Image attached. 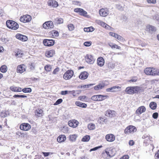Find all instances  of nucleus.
Returning a JSON list of instances; mask_svg holds the SVG:
<instances>
[{
  "mask_svg": "<svg viewBox=\"0 0 159 159\" xmlns=\"http://www.w3.org/2000/svg\"><path fill=\"white\" fill-rule=\"evenodd\" d=\"M43 114V111L41 109H38L35 111V116L37 118L42 116Z\"/></svg>",
  "mask_w": 159,
  "mask_h": 159,
  "instance_id": "20",
  "label": "nucleus"
},
{
  "mask_svg": "<svg viewBox=\"0 0 159 159\" xmlns=\"http://www.w3.org/2000/svg\"><path fill=\"white\" fill-rule=\"evenodd\" d=\"M68 91L67 90L62 91H61V94L62 95H65L67 94Z\"/></svg>",
  "mask_w": 159,
  "mask_h": 159,
  "instance_id": "54",
  "label": "nucleus"
},
{
  "mask_svg": "<svg viewBox=\"0 0 159 159\" xmlns=\"http://www.w3.org/2000/svg\"><path fill=\"white\" fill-rule=\"evenodd\" d=\"M32 19L31 16L28 15H23L20 17V20L21 22L26 23L30 22Z\"/></svg>",
  "mask_w": 159,
  "mask_h": 159,
  "instance_id": "4",
  "label": "nucleus"
},
{
  "mask_svg": "<svg viewBox=\"0 0 159 159\" xmlns=\"http://www.w3.org/2000/svg\"><path fill=\"white\" fill-rule=\"evenodd\" d=\"M150 141V138L149 135L147 137L146 139H145L144 140V143H148Z\"/></svg>",
  "mask_w": 159,
  "mask_h": 159,
  "instance_id": "48",
  "label": "nucleus"
},
{
  "mask_svg": "<svg viewBox=\"0 0 159 159\" xmlns=\"http://www.w3.org/2000/svg\"><path fill=\"white\" fill-rule=\"evenodd\" d=\"M43 43L45 46H51L54 44V41L52 39H44L43 41Z\"/></svg>",
  "mask_w": 159,
  "mask_h": 159,
  "instance_id": "11",
  "label": "nucleus"
},
{
  "mask_svg": "<svg viewBox=\"0 0 159 159\" xmlns=\"http://www.w3.org/2000/svg\"><path fill=\"white\" fill-rule=\"evenodd\" d=\"M129 156L128 155H125L123 156L120 159H128Z\"/></svg>",
  "mask_w": 159,
  "mask_h": 159,
  "instance_id": "64",
  "label": "nucleus"
},
{
  "mask_svg": "<svg viewBox=\"0 0 159 159\" xmlns=\"http://www.w3.org/2000/svg\"><path fill=\"white\" fill-rule=\"evenodd\" d=\"M155 157L156 159H159V150L155 153Z\"/></svg>",
  "mask_w": 159,
  "mask_h": 159,
  "instance_id": "58",
  "label": "nucleus"
},
{
  "mask_svg": "<svg viewBox=\"0 0 159 159\" xmlns=\"http://www.w3.org/2000/svg\"><path fill=\"white\" fill-rule=\"evenodd\" d=\"M146 110L145 107L144 106H141L139 107L136 111V113L138 115H140L144 112Z\"/></svg>",
  "mask_w": 159,
  "mask_h": 159,
  "instance_id": "15",
  "label": "nucleus"
},
{
  "mask_svg": "<svg viewBox=\"0 0 159 159\" xmlns=\"http://www.w3.org/2000/svg\"><path fill=\"white\" fill-rule=\"evenodd\" d=\"M66 136L64 135H61L57 138V140L59 143H61L64 142L66 140Z\"/></svg>",
  "mask_w": 159,
  "mask_h": 159,
  "instance_id": "24",
  "label": "nucleus"
},
{
  "mask_svg": "<svg viewBox=\"0 0 159 159\" xmlns=\"http://www.w3.org/2000/svg\"><path fill=\"white\" fill-rule=\"evenodd\" d=\"M157 103L155 102H152L150 103L149 107L152 110L155 109L157 108Z\"/></svg>",
  "mask_w": 159,
  "mask_h": 159,
  "instance_id": "33",
  "label": "nucleus"
},
{
  "mask_svg": "<svg viewBox=\"0 0 159 159\" xmlns=\"http://www.w3.org/2000/svg\"><path fill=\"white\" fill-rule=\"evenodd\" d=\"M148 3L155 4L156 3V1H147Z\"/></svg>",
  "mask_w": 159,
  "mask_h": 159,
  "instance_id": "60",
  "label": "nucleus"
},
{
  "mask_svg": "<svg viewBox=\"0 0 159 159\" xmlns=\"http://www.w3.org/2000/svg\"><path fill=\"white\" fill-rule=\"evenodd\" d=\"M93 85V84H90L89 85H82L81 86L80 88L84 89L86 88H89L90 87Z\"/></svg>",
  "mask_w": 159,
  "mask_h": 159,
  "instance_id": "41",
  "label": "nucleus"
},
{
  "mask_svg": "<svg viewBox=\"0 0 159 159\" xmlns=\"http://www.w3.org/2000/svg\"><path fill=\"white\" fill-rule=\"evenodd\" d=\"M147 28L149 33L151 34H152L156 31V28L152 25H149L147 26Z\"/></svg>",
  "mask_w": 159,
  "mask_h": 159,
  "instance_id": "28",
  "label": "nucleus"
},
{
  "mask_svg": "<svg viewBox=\"0 0 159 159\" xmlns=\"http://www.w3.org/2000/svg\"><path fill=\"white\" fill-rule=\"evenodd\" d=\"M73 74V71L72 70H69L64 74L63 78L66 80L69 79L72 77Z\"/></svg>",
  "mask_w": 159,
  "mask_h": 159,
  "instance_id": "7",
  "label": "nucleus"
},
{
  "mask_svg": "<svg viewBox=\"0 0 159 159\" xmlns=\"http://www.w3.org/2000/svg\"><path fill=\"white\" fill-rule=\"evenodd\" d=\"M48 5L53 7H57L58 6V3L56 1H48Z\"/></svg>",
  "mask_w": 159,
  "mask_h": 159,
  "instance_id": "18",
  "label": "nucleus"
},
{
  "mask_svg": "<svg viewBox=\"0 0 159 159\" xmlns=\"http://www.w3.org/2000/svg\"><path fill=\"white\" fill-rule=\"evenodd\" d=\"M97 98V95H95L92 96L91 99L94 101H98Z\"/></svg>",
  "mask_w": 159,
  "mask_h": 159,
  "instance_id": "51",
  "label": "nucleus"
},
{
  "mask_svg": "<svg viewBox=\"0 0 159 159\" xmlns=\"http://www.w3.org/2000/svg\"><path fill=\"white\" fill-rule=\"evenodd\" d=\"M129 143L130 146H132L134 144V142L133 140H130L129 141Z\"/></svg>",
  "mask_w": 159,
  "mask_h": 159,
  "instance_id": "63",
  "label": "nucleus"
},
{
  "mask_svg": "<svg viewBox=\"0 0 159 159\" xmlns=\"http://www.w3.org/2000/svg\"><path fill=\"white\" fill-rule=\"evenodd\" d=\"M88 73L86 71H84L81 73L79 76V78L81 80H85L88 78Z\"/></svg>",
  "mask_w": 159,
  "mask_h": 159,
  "instance_id": "19",
  "label": "nucleus"
},
{
  "mask_svg": "<svg viewBox=\"0 0 159 159\" xmlns=\"http://www.w3.org/2000/svg\"><path fill=\"white\" fill-rule=\"evenodd\" d=\"M72 3L75 4H76L77 5L80 6V2L77 1H74L72 2Z\"/></svg>",
  "mask_w": 159,
  "mask_h": 159,
  "instance_id": "55",
  "label": "nucleus"
},
{
  "mask_svg": "<svg viewBox=\"0 0 159 159\" xmlns=\"http://www.w3.org/2000/svg\"><path fill=\"white\" fill-rule=\"evenodd\" d=\"M85 60L86 62L90 64H93L95 61L92 55L88 54H86L85 56Z\"/></svg>",
  "mask_w": 159,
  "mask_h": 159,
  "instance_id": "6",
  "label": "nucleus"
},
{
  "mask_svg": "<svg viewBox=\"0 0 159 159\" xmlns=\"http://www.w3.org/2000/svg\"><path fill=\"white\" fill-rule=\"evenodd\" d=\"M90 139V136L89 135H86L82 139L81 141L83 142H88Z\"/></svg>",
  "mask_w": 159,
  "mask_h": 159,
  "instance_id": "34",
  "label": "nucleus"
},
{
  "mask_svg": "<svg viewBox=\"0 0 159 159\" xmlns=\"http://www.w3.org/2000/svg\"><path fill=\"white\" fill-rule=\"evenodd\" d=\"M99 12L101 16L105 17L108 14L109 11L107 8H102L99 10Z\"/></svg>",
  "mask_w": 159,
  "mask_h": 159,
  "instance_id": "10",
  "label": "nucleus"
},
{
  "mask_svg": "<svg viewBox=\"0 0 159 159\" xmlns=\"http://www.w3.org/2000/svg\"><path fill=\"white\" fill-rule=\"evenodd\" d=\"M88 127L90 130H93L95 129V125L93 123H91L88 125Z\"/></svg>",
  "mask_w": 159,
  "mask_h": 159,
  "instance_id": "36",
  "label": "nucleus"
},
{
  "mask_svg": "<svg viewBox=\"0 0 159 159\" xmlns=\"http://www.w3.org/2000/svg\"><path fill=\"white\" fill-rule=\"evenodd\" d=\"M104 64V60L103 57H100L97 59V64L100 67L103 66Z\"/></svg>",
  "mask_w": 159,
  "mask_h": 159,
  "instance_id": "21",
  "label": "nucleus"
},
{
  "mask_svg": "<svg viewBox=\"0 0 159 159\" xmlns=\"http://www.w3.org/2000/svg\"><path fill=\"white\" fill-rule=\"evenodd\" d=\"M84 44L85 46L89 47L91 45V42L86 41L84 43Z\"/></svg>",
  "mask_w": 159,
  "mask_h": 159,
  "instance_id": "47",
  "label": "nucleus"
},
{
  "mask_svg": "<svg viewBox=\"0 0 159 159\" xmlns=\"http://www.w3.org/2000/svg\"><path fill=\"white\" fill-rule=\"evenodd\" d=\"M109 45L112 48H116L117 49H120V46L117 45L116 44L110 43H108Z\"/></svg>",
  "mask_w": 159,
  "mask_h": 159,
  "instance_id": "32",
  "label": "nucleus"
},
{
  "mask_svg": "<svg viewBox=\"0 0 159 159\" xmlns=\"http://www.w3.org/2000/svg\"><path fill=\"white\" fill-rule=\"evenodd\" d=\"M13 97L14 98H25L27 97V96L25 95H15Z\"/></svg>",
  "mask_w": 159,
  "mask_h": 159,
  "instance_id": "46",
  "label": "nucleus"
},
{
  "mask_svg": "<svg viewBox=\"0 0 159 159\" xmlns=\"http://www.w3.org/2000/svg\"><path fill=\"white\" fill-rule=\"evenodd\" d=\"M42 153L45 157H47L49 155L50 153L49 152H43Z\"/></svg>",
  "mask_w": 159,
  "mask_h": 159,
  "instance_id": "61",
  "label": "nucleus"
},
{
  "mask_svg": "<svg viewBox=\"0 0 159 159\" xmlns=\"http://www.w3.org/2000/svg\"><path fill=\"white\" fill-rule=\"evenodd\" d=\"M86 98V97L85 96H81L79 97V99L81 101H83L84 100H85Z\"/></svg>",
  "mask_w": 159,
  "mask_h": 159,
  "instance_id": "57",
  "label": "nucleus"
},
{
  "mask_svg": "<svg viewBox=\"0 0 159 159\" xmlns=\"http://www.w3.org/2000/svg\"><path fill=\"white\" fill-rule=\"evenodd\" d=\"M10 90L14 92H20L21 91V88L19 87H16L14 86H12L10 87Z\"/></svg>",
  "mask_w": 159,
  "mask_h": 159,
  "instance_id": "26",
  "label": "nucleus"
},
{
  "mask_svg": "<svg viewBox=\"0 0 159 159\" xmlns=\"http://www.w3.org/2000/svg\"><path fill=\"white\" fill-rule=\"evenodd\" d=\"M6 25L8 28L14 30L17 29L19 28L18 24L12 20H7L6 22Z\"/></svg>",
  "mask_w": 159,
  "mask_h": 159,
  "instance_id": "2",
  "label": "nucleus"
},
{
  "mask_svg": "<svg viewBox=\"0 0 159 159\" xmlns=\"http://www.w3.org/2000/svg\"><path fill=\"white\" fill-rule=\"evenodd\" d=\"M94 29L92 27H90L88 28H84V31L85 32H92L93 31Z\"/></svg>",
  "mask_w": 159,
  "mask_h": 159,
  "instance_id": "35",
  "label": "nucleus"
},
{
  "mask_svg": "<svg viewBox=\"0 0 159 159\" xmlns=\"http://www.w3.org/2000/svg\"><path fill=\"white\" fill-rule=\"evenodd\" d=\"M55 54V51L54 50H50L47 51L45 53L46 56L48 57H52Z\"/></svg>",
  "mask_w": 159,
  "mask_h": 159,
  "instance_id": "23",
  "label": "nucleus"
},
{
  "mask_svg": "<svg viewBox=\"0 0 159 159\" xmlns=\"http://www.w3.org/2000/svg\"><path fill=\"white\" fill-rule=\"evenodd\" d=\"M78 122L76 120H70L68 122V124L70 127L73 128H75L78 125Z\"/></svg>",
  "mask_w": 159,
  "mask_h": 159,
  "instance_id": "13",
  "label": "nucleus"
},
{
  "mask_svg": "<svg viewBox=\"0 0 159 159\" xmlns=\"http://www.w3.org/2000/svg\"><path fill=\"white\" fill-rule=\"evenodd\" d=\"M57 22L59 24H62L63 23V20L61 18H60L58 19Z\"/></svg>",
  "mask_w": 159,
  "mask_h": 159,
  "instance_id": "56",
  "label": "nucleus"
},
{
  "mask_svg": "<svg viewBox=\"0 0 159 159\" xmlns=\"http://www.w3.org/2000/svg\"><path fill=\"white\" fill-rule=\"evenodd\" d=\"M105 115L108 117H112L115 116V111L111 110L107 111L106 112Z\"/></svg>",
  "mask_w": 159,
  "mask_h": 159,
  "instance_id": "25",
  "label": "nucleus"
},
{
  "mask_svg": "<svg viewBox=\"0 0 159 159\" xmlns=\"http://www.w3.org/2000/svg\"><path fill=\"white\" fill-rule=\"evenodd\" d=\"M59 71V69L58 68H55L53 71L52 73L53 74H56Z\"/></svg>",
  "mask_w": 159,
  "mask_h": 159,
  "instance_id": "59",
  "label": "nucleus"
},
{
  "mask_svg": "<svg viewBox=\"0 0 159 159\" xmlns=\"http://www.w3.org/2000/svg\"><path fill=\"white\" fill-rule=\"evenodd\" d=\"M152 117L153 118L155 119H156L157 118L158 116V113L157 112H155L153 113L152 114Z\"/></svg>",
  "mask_w": 159,
  "mask_h": 159,
  "instance_id": "50",
  "label": "nucleus"
},
{
  "mask_svg": "<svg viewBox=\"0 0 159 159\" xmlns=\"http://www.w3.org/2000/svg\"><path fill=\"white\" fill-rule=\"evenodd\" d=\"M106 91L107 92H113L112 87L107 89Z\"/></svg>",
  "mask_w": 159,
  "mask_h": 159,
  "instance_id": "53",
  "label": "nucleus"
},
{
  "mask_svg": "<svg viewBox=\"0 0 159 159\" xmlns=\"http://www.w3.org/2000/svg\"><path fill=\"white\" fill-rule=\"evenodd\" d=\"M116 38H117L118 40L120 41L122 40L123 39V38L118 34L117 35V37Z\"/></svg>",
  "mask_w": 159,
  "mask_h": 159,
  "instance_id": "62",
  "label": "nucleus"
},
{
  "mask_svg": "<svg viewBox=\"0 0 159 159\" xmlns=\"http://www.w3.org/2000/svg\"><path fill=\"white\" fill-rule=\"evenodd\" d=\"M153 19L159 22V15L158 14L155 15L153 17Z\"/></svg>",
  "mask_w": 159,
  "mask_h": 159,
  "instance_id": "49",
  "label": "nucleus"
},
{
  "mask_svg": "<svg viewBox=\"0 0 159 159\" xmlns=\"http://www.w3.org/2000/svg\"><path fill=\"white\" fill-rule=\"evenodd\" d=\"M136 128L132 125H129L125 128V133L126 134L132 133L136 131Z\"/></svg>",
  "mask_w": 159,
  "mask_h": 159,
  "instance_id": "5",
  "label": "nucleus"
},
{
  "mask_svg": "<svg viewBox=\"0 0 159 159\" xmlns=\"http://www.w3.org/2000/svg\"><path fill=\"white\" fill-rule=\"evenodd\" d=\"M31 128L30 125L27 123H23L20 126V129L24 131H28Z\"/></svg>",
  "mask_w": 159,
  "mask_h": 159,
  "instance_id": "9",
  "label": "nucleus"
},
{
  "mask_svg": "<svg viewBox=\"0 0 159 159\" xmlns=\"http://www.w3.org/2000/svg\"><path fill=\"white\" fill-rule=\"evenodd\" d=\"M25 70V66L24 65H21L17 66V71L18 73H22Z\"/></svg>",
  "mask_w": 159,
  "mask_h": 159,
  "instance_id": "14",
  "label": "nucleus"
},
{
  "mask_svg": "<svg viewBox=\"0 0 159 159\" xmlns=\"http://www.w3.org/2000/svg\"><path fill=\"white\" fill-rule=\"evenodd\" d=\"M109 34L110 35L116 38L117 37V36L118 35V34H116L112 32H110Z\"/></svg>",
  "mask_w": 159,
  "mask_h": 159,
  "instance_id": "52",
  "label": "nucleus"
},
{
  "mask_svg": "<svg viewBox=\"0 0 159 159\" xmlns=\"http://www.w3.org/2000/svg\"><path fill=\"white\" fill-rule=\"evenodd\" d=\"M77 137L75 134H73L70 136V140L72 141H75Z\"/></svg>",
  "mask_w": 159,
  "mask_h": 159,
  "instance_id": "40",
  "label": "nucleus"
},
{
  "mask_svg": "<svg viewBox=\"0 0 159 159\" xmlns=\"http://www.w3.org/2000/svg\"><path fill=\"white\" fill-rule=\"evenodd\" d=\"M112 87L113 90V92H117L118 90V89H120L121 88L119 86H115Z\"/></svg>",
  "mask_w": 159,
  "mask_h": 159,
  "instance_id": "44",
  "label": "nucleus"
},
{
  "mask_svg": "<svg viewBox=\"0 0 159 159\" xmlns=\"http://www.w3.org/2000/svg\"><path fill=\"white\" fill-rule=\"evenodd\" d=\"M75 104L76 106L82 108H86L87 106V105L86 104L79 101H76Z\"/></svg>",
  "mask_w": 159,
  "mask_h": 159,
  "instance_id": "29",
  "label": "nucleus"
},
{
  "mask_svg": "<svg viewBox=\"0 0 159 159\" xmlns=\"http://www.w3.org/2000/svg\"><path fill=\"white\" fill-rule=\"evenodd\" d=\"M43 26L45 29L52 28L54 27L53 22L52 21H49L45 22L43 24Z\"/></svg>",
  "mask_w": 159,
  "mask_h": 159,
  "instance_id": "8",
  "label": "nucleus"
},
{
  "mask_svg": "<svg viewBox=\"0 0 159 159\" xmlns=\"http://www.w3.org/2000/svg\"><path fill=\"white\" fill-rule=\"evenodd\" d=\"M138 80V78L137 77L135 76L132 77L131 79L129 80L128 81L130 83L131 82H135Z\"/></svg>",
  "mask_w": 159,
  "mask_h": 159,
  "instance_id": "39",
  "label": "nucleus"
},
{
  "mask_svg": "<svg viewBox=\"0 0 159 159\" xmlns=\"http://www.w3.org/2000/svg\"><path fill=\"white\" fill-rule=\"evenodd\" d=\"M7 67L5 65L2 66L0 68V70L1 72L5 73L7 71Z\"/></svg>",
  "mask_w": 159,
  "mask_h": 159,
  "instance_id": "37",
  "label": "nucleus"
},
{
  "mask_svg": "<svg viewBox=\"0 0 159 159\" xmlns=\"http://www.w3.org/2000/svg\"><path fill=\"white\" fill-rule=\"evenodd\" d=\"M68 28L70 31H72L74 29V26L72 24H69L68 25Z\"/></svg>",
  "mask_w": 159,
  "mask_h": 159,
  "instance_id": "43",
  "label": "nucleus"
},
{
  "mask_svg": "<svg viewBox=\"0 0 159 159\" xmlns=\"http://www.w3.org/2000/svg\"><path fill=\"white\" fill-rule=\"evenodd\" d=\"M145 73L148 75H159V70L153 67H148L145 69Z\"/></svg>",
  "mask_w": 159,
  "mask_h": 159,
  "instance_id": "1",
  "label": "nucleus"
},
{
  "mask_svg": "<svg viewBox=\"0 0 159 159\" xmlns=\"http://www.w3.org/2000/svg\"><path fill=\"white\" fill-rule=\"evenodd\" d=\"M97 23L99 25L101 26L104 27L106 29H108L109 28H110V26L107 25V24L104 23L103 22L100 20H98L97 21Z\"/></svg>",
  "mask_w": 159,
  "mask_h": 159,
  "instance_id": "22",
  "label": "nucleus"
},
{
  "mask_svg": "<svg viewBox=\"0 0 159 159\" xmlns=\"http://www.w3.org/2000/svg\"><path fill=\"white\" fill-rule=\"evenodd\" d=\"M139 90V87L136 86H130L127 87L125 90V92L129 94H132L138 92Z\"/></svg>",
  "mask_w": 159,
  "mask_h": 159,
  "instance_id": "3",
  "label": "nucleus"
},
{
  "mask_svg": "<svg viewBox=\"0 0 159 159\" xmlns=\"http://www.w3.org/2000/svg\"><path fill=\"white\" fill-rule=\"evenodd\" d=\"M105 139L108 142H112L115 140V137L113 134H107L105 136Z\"/></svg>",
  "mask_w": 159,
  "mask_h": 159,
  "instance_id": "12",
  "label": "nucleus"
},
{
  "mask_svg": "<svg viewBox=\"0 0 159 159\" xmlns=\"http://www.w3.org/2000/svg\"><path fill=\"white\" fill-rule=\"evenodd\" d=\"M74 11L76 12H79L80 14L83 16H85L87 12L83 9L80 8H76L74 9Z\"/></svg>",
  "mask_w": 159,
  "mask_h": 159,
  "instance_id": "17",
  "label": "nucleus"
},
{
  "mask_svg": "<svg viewBox=\"0 0 159 159\" xmlns=\"http://www.w3.org/2000/svg\"><path fill=\"white\" fill-rule=\"evenodd\" d=\"M16 38L23 41H26L28 39L27 37L26 36L18 34L16 35Z\"/></svg>",
  "mask_w": 159,
  "mask_h": 159,
  "instance_id": "16",
  "label": "nucleus"
},
{
  "mask_svg": "<svg viewBox=\"0 0 159 159\" xmlns=\"http://www.w3.org/2000/svg\"><path fill=\"white\" fill-rule=\"evenodd\" d=\"M51 66L49 65H46L44 67V69L45 70L47 71H49L51 69Z\"/></svg>",
  "mask_w": 159,
  "mask_h": 159,
  "instance_id": "42",
  "label": "nucleus"
},
{
  "mask_svg": "<svg viewBox=\"0 0 159 159\" xmlns=\"http://www.w3.org/2000/svg\"><path fill=\"white\" fill-rule=\"evenodd\" d=\"M23 55V53L22 51H21L20 49H18L16 52L15 55L16 57H21Z\"/></svg>",
  "mask_w": 159,
  "mask_h": 159,
  "instance_id": "31",
  "label": "nucleus"
},
{
  "mask_svg": "<svg viewBox=\"0 0 159 159\" xmlns=\"http://www.w3.org/2000/svg\"><path fill=\"white\" fill-rule=\"evenodd\" d=\"M105 86L104 84H99L98 85L94 87V88L95 90H98L103 88Z\"/></svg>",
  "mask_w": 159,
  "mask_h": 159,
  "instance_id": "30",
  "label": "nucleus"
},
{
  "mask_svg": "<svg viewBox=\"0 0 159 159\" xmlns=\"http://www.w3.org/2000/svg\"><path fill=\"white\" fill-rule=\"evenodd\" d=\"M63 101L62 99L61 98H60L58 99L56 102L54 103V105H58L62 102Z\"/></svg>",
  "mask_w": 159,
  "mask_h": 159,
  "instance_id": "45",
  "label": "nucleus"
},
{
  "mask_svg": "<svg viewBox=\"0 0 159 159\" xmlns=\"http://www.w3.org/2000/svg\"><path fill=\"white\" fill-rule=\"evenodd\" d=\"M98 101H101L108 98V96L107 95H97Z\"/></svg>",
  "mask_w": 159,
  "mask_h": 159,
  "instance_id": "27",
  "label": "nucleus"
},
{
  "mask_svg": "<svg viewBox=\"0 0 159 159\" xmlns=\"http://www.w3.org/2000/svg\"><path fill=\"white\" fill-rule=\"evenodd\" d=\"M22 91L25 93H29L31 92L32 89L30 88H27L23 89Z\"/></svg>",
  "mask_w": 159,
  "mask_h": 159,
  "instance_id": "38",
  "label": "nucleus"
}]
</instances>
